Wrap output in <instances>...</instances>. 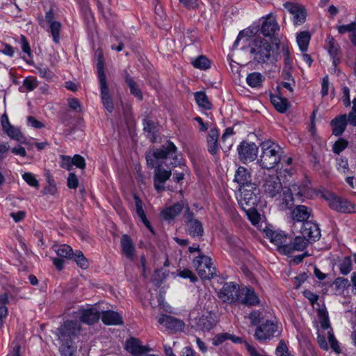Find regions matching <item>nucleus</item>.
Listing matches in <instances>:
<instances>
[{"label": "nucleus", "instance_id": "obj_4", "mask_svg": "<svg viewBox=\"0 0 356 356\" xmlns=\"http://www.w3.org/2000/svg\"><path fill=\"white\" fill-rule=\"evenodd\" d=\"M261 154L259 159L260 166L264 169H272L281 161L283 149L271 140L263 141L261 144Z\"/></svg>", "mask_w": 356, "mask_h": 356}, {"label": "nucleus", "instance_id": "obj_46", "mask_svg": "<svg viewBox=\"0 0 356 356\" xmlns=\"http://www.w3.org/2000/svg\"><path fill=\"white\" fill-rule=\"evenodd\" d=\"M293 14L294 22L297 24H303L305 22L307 13L303 7H296L291 10Z\"/></svg>", "mask_w": 356, "mask_h": 356}, {"label": "nucleus", "instance_id": "obj_48", "mask_svg": "<svg viewBox=\"0 0 356 356\" xmlns=\"http://www.w3.org/2000/svg\"><path fill=\"white\" fill-rule=\"evenodd\" d=\"M348 146V141L343 138H339L332 145V152L339 155Z\"/></svg>", "mask_w": 356, "mask_h": 356}, {"label": "nucleus", "instance_id": "obj_53", "mask_svg": "<svg viewBox=\"0 0 356 356\" xmlns=\"http://www.w3.org/2000/svg\"><path fill=\"white\" fill-rule=\"evenodd\" d=\"M75 1L79 5L81 11L86 18H88L89 17H92V10L90 8L88 0H75Z\"/></svg>", "mask_w": 356, "mask_h": 356}, {"label": "nucleus", "instance_id": "obj_9", "mask_svg": "<svg viewBox=\"0 0 356 356\" xmlns=\"http://www.w3.org/2000/svg\"><path fill=\"white\" fill-rule=\"evenodd\" d=\"M280 31V25L277 23L276 15L270 13L264 17L260 33L264 38H268L273 44H281V40L278 37Z\"/></svg>", "mask_w": 356, "mask_h": 356}, {"label": "nucleus", "instance_id": "obj_51", "mask_svg": "<svg viewBox=\"0 0 356 356\" xmlns=\"http://www.w3.org/2000/svg\"><path fill=\"white\" fill-rule=\"evenodd\" d=\"M337 169L341 173L346 174L349 170L348 159L345 156L337 157Z\"/></svg>", "mask_w": 356, "mask_h": 356}, {"label": "nucleus", "instance_id": "obj_7", "mask_svg": "<svg viewBox=\"0 0 356 356\" xmlns=\"http://www.w3.org/2000/svg\"><path fill=\"white\" fill-rule=\"evenodd\" d=\"M240 199L238 204L242 209L250 210L251 208L257 207L261 201V191L257 184H250L248 187L238 189Z\"/></svg>", "mask_w": 356, "mask_h": 356}, {"label": "nucleus", "instance_id": "obj_38", "mask_svg": "<svg viewBox=\"0 0 356 356\" xmlns=\"http://www.w3.org/2000/svg\"><path fill=\"white\" fill-rule=\"evenodd\" d=\"M188 232L192 238H201L204 235V227L200 220H195L187 225Z\"/></svg>", "mask_w": 356, "mask_h": 356}, {"label": "nucleus", "instance_id": "obj_14", "mask_svg": "<svg viewBox=\"0 0 356 356\" xmlns=\"http://www.w3.org/2000/svg\"><path fill=\"white\" fill-rule=\"evenodd\" d=\"M238 158L239 161L247 164L256 159L258 154V147L253 142L241 141L237 146Z\"/></svg>", "mask_w": 356, "mask_h": 356}, {"label": "nucleus", "instance_id": "obj_13", "mask_svg": "<svg viewBox=\"0 0 356 356\" xmlns=\"http://www.w3.org/2000/svg\"><path fill=\"white\" fill-rule=\"evenodd\" d=\"M263 234L264 236L276 245L278 251L283 254L282 247L287 244L290 236L284 231L275 229L272 226H266L263 229Z\"/></svg>", "mask_w": 356, "mask_h": 356}, {"label": "nucleus", "instance_id": "obj_54", "mask_svg": "<svg viewBox=\"0 0 356 356\" xmlns=\"http://www.w3.org/2000/svg\"><path fill=\"white\" fill-rule=\"evenodd\" d=\"M178 276L183 279H189L191 283H195L198 280L195 274L188 268L179 270L178 271Z\"/></svg>", "mask_w": 356, "mask_h": 356}, {"label": "nucleus", "instance_id": "obj_26", "mask_svg": "<svg viewBox=\"0 0 356 356\" xmlns=\"http://www.w3.org/2000/svg\"><path fill=\"white\" fill-rule=\"evenodd\" d=\"M234 181L238 184V188L248 187L250 184H256L252 181L251 172L243 166H239L235 172Z\"/></svg>", "mask_w": 356, "mask_h": 356}, {"label": "nucleus", "instance_id": "obj_8", "mask_svg": "<svg viewBox=\"0 0 356 356\" xmlns=\"http://www.w3.org/2000/svg\"><path fill=\"white\" fill-rule=\"evenodd\" d=\"M281 332L282 328L280 329L277 321L266 319L256 327L254 338L258 341L264 343L278 337Z\"/></svg>", "mask_w": 356, "mask_h": 356}, {"label": "nucleus", "instance_id": "obj_24", "mask_svg": "<svg viewBox=\"0 0 356 356\" xmlns=\"http://www.w3.org/2000/svg\"><path fill=\"white\" fill-rule=\"evenodd\" d=\"M121 254L129 261H133L136 256V247L128 234H123L120 238Z\"/></svg>", "mask_w": 356, "mask_h": 356}, {"label": "nucleus", "instance_id": "obj_29", "mask_svg": "<svg viewBox=\"0 0 356 356\" xmlns=\"http://www.w3.org/2000/svg\"><path fill=\"white\" fill-rule=\"evenodd\" d=\"M270 101L275 110L280 113H285L291 106L288 99L284 97L279 90L277 94L270 93Z\"/></svg>", "mask_w": 356, "mask_h": 356}, {"label": "nucleus", "instance_id": "obj_42", "mask_svg": "<svg viewBox=\"0 0 356 356\" xmlns=\"http://www.w3.org/2000/svg\"><path fill=\"white\" fill-rule=\"evenodd\" d=\"M233 343L236 344H242L243 343L245 346L247 351L248 352L250 356H254V353H256L257 356H265L260 355L256 348L250 345L246 340H244L243 337H238L234 334H229V339Z\"/></svg>", "mask_w": 356, "mask_h": 356}, {"label": "nucleus", "instance_id": "obj_3", "mask_svg": "<svg viewBox=\"0 0 356 356\" xmlns=\"http://www.w3.org/2000/svg\"><path fill=\"white\" fill-rule=\"evenodd\" d=\"M97 58V78L99 83L100 96L102 104L104 108L109 113H112L114 109L113 102L111 96L110 90L108 86L106 76L104 70V58L101 49L95 51Z\"/></svg>", "mask_w": 356, "mask_h": 356}, {"label": "nucleus", "instance_id": "obj_39", "mask_svg": "<svg viewBox=\"0 0 356 356\" xmlns=\"http://www.w3.org/2000/svg\"><path fill=\"white\" fill-rule=\"evenodd\" d=\"M20 44L21 49L24 53H25L29 58H26L25 56L22 57V58L29 65H33V54L32 50L31 49V46L29 42L28 41L26 37L24 35H20Z\"/></svg>", "mask_w": 356, "mask_h": 356}, {"label": "nucleus", "instance_id": "obj_56", "mask_svg": "<svg viewBox=\"0 0 356 356\" xmlns=\"http://www.w3.org/2000/svg\"><path fill=\"white\" fill-rule=\"evenodd\" d=\"M356 28V22H352L348 24H343L337 26L336 29L340 35H343L346 33H350L353 32Z\"/></svg>", "mask_w": 356, "mask_h": 356}, {"label": "nucleus", "instance_id": "obj_33", "mask_svg": "<svg viewBox=\"0 0 356 356\" xmlns=\"http://www.w3.org/2000/svg\"><path fill=\"white\" fill-rule=\"evenodd\" d=\"M184 207V200H181L163 209L161 212V215L164 220L168 221L172 220L181 212Z\"/></svg>", "mask_w": 356, "mask_h": 356}, {"label": "nucleus", "instance_id": "obj_60", "mask_svg": "<svg viewBox=\"0 0 356 356\" xmlns=\"http://www.w3.org/2000/svg\"><path fill=\"white\" fill-rule=\"evenodd\" d=\"M67 186L70 189H76L79 186V179L74 172H70L67 179Z\"/></svg>", "mask_w": 356, "mask_h": 356}, {"label": "nucleus", "instance_id": "obj_20", "mask_svg": "<svg viewBox=\"0 0 356 356\" xmlns=\"http://www.w3.org/2000/svg\"><path fill=\"white\" fill-rule=\"evenodd\" d=\"M154 168H155L154 186L158 193H161L165 191L164 184L170 179L172 172L171 170L162 168L161 163H157Z\"/></svg>", "mask_w": 356, "mask_h": 356}, {"label": "nucleus", "instance_id": "obj_16", "mask_svg": "<svg viewBox=\"0 0 356 356\" xmlns=\"http://www.w3.org/2000/svg\"><path fill=\"white\" fill-rule=\"evenodd\" d=\"M300 233L312 243L318 241L321 236L318 224L313 220L304 222L301 225Z\"/></svg>", "mask_w": 356, "mask_h": 356}, {"label": "nucleus", "instance_id": "obj_30", "mask_svg": "<svg viewBox=\"0 0 356 356\" xmlns=\"http://www.w3.org/2000/svg\"><path fill=\"white\" fill-rule=\"evenodd\" d=\"M225 243L227 248L225 250L232 257L237 255L242 249V241L236 236L232 234L225 235Z\"/></svg>", "mask_w": 356, "mask_h": 356}, {"label": "nucleus", "instance_id": "obj_17", "mask_svg": "<svg viewBox=\"0 0 356 356\" xmlns=\"http://www.w3.org/2000/svg\"><path fill=\"white\" fill-rule=\"evenodd\" d=\"M309 243L303 236H297L293 239L290 236L287 244L282 247L283 254L289 255L294 251H303Z\"/></svg>", "mask_w": 356, "mask_h": 356}, {"label": "nucleus", "instance_id": "obj_27", "mask_svg": "<svg viewBox=\"0 0 356 356\" xmlns=\"http://www.w3.org/2000/svg\"><path fill=\"white\" fill-rule=\"evenodd\" d=\"M122 77L124 83L129 88L131 95L136 97L137 100L140 102L143 101L144 99L143 92L138 83L135 81L134 78L129 73L127 70H123Z\"/></svg>", "mask_w": 356, "mask_h": 356}, {"label": "nucleus", "instance_id": "obj_58", "mask_svg": "<svg viewBox=\"0 0 356 356\" xmlns=\"http://www.w3.org/2000/svg\"><path fill=\"white\" fill-rule=\"evenodd\" d=\"M229 339V333L222 332L217 334L213 339V344L215 346H218L224 343L225 341Z\"/></svg>", "mask_w": 356, "mask_h": 356}, {"label": "nucleus", "instance_id": "obj_64", "mask_svg": "<svg viewBox=\"0 0 356 356\" xmlns=\"http://www.w3.org/2000/svg\"><path fill=\"white\" fill-rule=\"evenodd\" d=\"M60 167L62 168H64L67 170H71L73 164L72 162V157L67 155H61L60 156Z\"/></svg>", "mask_w": 356, "mask_h": 356}, {"label": "nucleus", "instance_id": "obj_62", "mask_svg": "<svg viewBox=\"0 0 356 356\" xmlns=\"http://www.w3.org/2000/svg\"><path fill=\"white\" fill-rule=\"evenodd\" d=\"M275 354L277 356H285L288 354H291L289 352V348L286 345L284 340L280 341L276 349H275Z\"/></svg>", "mask_w": 356, "mask_h": 356}, {"label": "nucleus", "instance_id": "obj_23", "mask_svg": "<svg viewBox=\"0 0 356 356\" xmlns=\"http://www.w3.org/2000/svg\"><path fill=\"white\" fill-rule=\"evenodd\" d=\"M281 154V161L276 165L277 172L279 176L284 177L288 180V177H291L296 172V169L292 166L293 159L291 157H286Z\"/></svg>", "mask_w": 356, "mask_h": 356}, {"label": "nucleus", "instance_id": "obj_59", "mask_svg": "<svg viewBox=\"0 0 356 356\" xmlns=\"http://www.w3.org/2000/svg\"><path fill=\"white\" fill-rule=\"evenodd\" d=\"M72 163L73 164V165L81 170L85 169L86 166V160L84 157L80 154L74 155V156L72 157Z\"/></svg>", "mask_w": 356, "mask_h": 356}, {"label": "nucleus", "instance_id": "obj_32", "mask_svg": "<svg viewBox=\"0 0 356 356\" xmlns=\"http://www.w3.org/2000/svg\"><path fill=\"white\" fill-rule=\"evenodd\" d=\"M292 218L296 222H302L309 221L312 216V209L305 205H297L291 212Z\"/></svg>", "mask_w": 356, "mask_h": 356}, {"label": "nucleus", "instance_id": "obj_15", "mask_svg": "<svg viewBox=\"0 0 356 356\" xmlns=\"http://www.w3.org/2000/svg\"><path fill=\"white\" fill-rule=\"evenodd\" d=\"M279 175H268L264 179L262 187L269 197H274L282 190V185Z\"/></svg>", "mask_w": 356, "mask_h": 356}, {"label": "nucleus", "instance_id": "obj_50", "mask_svg": "<svg viewBox=\"0 0 356 356\" xmlns=\"http://www.w3.org/2000/svg\"><path fill=\"white\" fill-rule=\"evenodd\" d=\"M245 211L249 220L254 225L258 224L261 220V216L257 211V207L251 208L250 210L243 209Z\"/></svg>", "mask_w": 356, "mask_h": 356}, {"label": "nucleus", "instance_id": "obj_22", "mask_svg": "<svg viewBox=\"0 0 356 356\" xmlns=\"http://www.w3.org/2000/svg\"><path fill=\"white\" fill-rule=\"evenodd\" d=\"M124 349L133 356H141L150 350L149 346L141 345L140 340L133 337L127 339Z\"/></svg>", "mask_w": 356, "mask_h": 356}, {"label": "nucleus", "instance_id": "obj_47", "mask_svg": "<svg viewBox=\"0 0 356 356\" xmlns=\"http://www.w3.org/2000/svg\"><path fill=\"white\" fill-rule=\"evenodd\" d=\"M143 130L145 132L149 134L154 139L156 138V134L157 132V125L152 120L145 118L143 121Z\"/></svg>", "mask_w": 356, "mask_h": 356}, {"label": "nucleus", "instance_id": "obj_6", "mask_svg": "<svg viewBox=\"0 0 356 356\" xmlns=\"http://www.w3.org/2000/svg\"><path fill=\"white\" fill-rule=\"evenodd\" d=\"M177 152L178 149L175 144L170 140H168L161 147L146 154L147 165L153 168L159 163L158 161L166 159H172L176 163L178 159Z\"/></svg>", "mask_w": 356, "mask_h": 356}, {"label": "nucleus", "instance_id": "obj_19", "mask_svg": "<svg viewBox=\"0 0 356 356\" xmlns=\"http://www.w3.org/2000/svg\"><path fill=\"white\" fill-rule=\"evenodd\" d=\"M216 324V319L214 313L207 311L201 316L195 319V327L196 330L203 332L210 331Z\"/></svg>", "mask_w": 356, "mask_h": 356}, {"label": "nucleus", "instance_id": "obj_52", "mask_svg": "<svg viewBox=\"0 0 356 356\" xmlns=\"http://www.w3.org/2000/svg\"><path fill=\"white\" fill-rule=\"evenodd\" d=\"M22 179L25 181V182L30 186L38 188H39V181L36 179L35 175L32 172H24L22 175Z\"/></svg>", "mask_w": 356, "mask_h": 356}, {"label": "nucleus", "instance_id": "obj_11", "mask_svg": "<svg viewBox=\"0 0 356 356\" xmlns=\"http://www.w3.org/2000/svg\"><path fill=\"white\" fill-rule=\"evenodd\" d=\"M79 320V323L93 325L98 323L101 317V312L96 305H79L77 311L73 312Z\"/></svg>", "mask_w": 356, "mask_h": 356}, {"label": "nucleus", "instance_id": "obj_35", "mask_svg": "<svg viewBox=\"0 0 356 356\" xmlns=\"http://www.w3.org/2000/svg\"><path fill=\"white\" fill-rule=\"evenodd\" d=\"M280 207L282 210L291 209L294 205V197L291 189L287 188L280 194Z\"/></svg>", "mask_w": 356, "mask_h": 356}, {"label": "nucleus", "instance_id": "obj_44", "mask_svg": "<svg viewBox=\"0 0 356 356\" xmlns=\"http://www.w3.org/2000/svg\"><path fill=\"white\" fill-rule=\"evenodd\" d=\"M54 250L58 257H62L63 259H66L67 260L70 259L74 250L70 245L65 243L60 244L57 246H54Z\"/></svg>", "mask_w": 356, "mask_h": 356}, {"label": "nucleus", "instance_id": "obj_40", "mask_svg": "<svg viewBox=\"0 0 356 356\" xmlns=\"http://www.w3.org/2000/svg\"><path fill=\"white\" fill-rule=\"evenodd\" d=\"M194 97L198 106L204 110H211L213 107L211 102L209 100L204 91H198L194 93Z\"/></svg>", "mask_w": 356, "mask_h": 356}, {"label": "nucleus", "instance_id": "obj_21", "mask_svg": "<svg viewBox=\"0 0 356 356\" xmlns=\"http://www.w3.org/2000/svg\"><path fill=\"white\" fill-rule=\"evenodd\" d=\"M260 299L252 286H245L241 290V297L238 303L248 307L260 305Z\"/></svg>", "mask_w": 356, "mask_h": 356}, {"label": "nucleus", "instance_id": "obj_12", "mask_svg": "<svg viewBox=\"0 0 356 356\" xmlns=\"http://www.w3.org/2000/svg\"><path fill=\"white\" fill-rule=\"evenodd\" d=\"M241 289L234 282H225L218 293V297L224 302L233 305L238 302L241 297Z\"/></svg>", "mask_w": 356, "mask_h": 356}, {"label": "nucleus", "instance_id": "obj_61", "mask_svg": "<svg viewBox=\"0 0 356 356\" xmlns=\"http://www.w3.org/2000/svg\"><path fill=\"white\" fill-rule=\"evenodd\" d=\"M293 191L296 192V195L299 197H306L309 195V188L307 185L300 184L297 188L293 187Z\"/></svg>", "mask_w": 356, "mask_h": 356}, {"label": "nucleus", "instance_id": "obj_18", "mask_svg": "<svg viewBox=\"0 0 356 356\" xmlns=\"http://www.w3.org/2000/svg\"><path fill=\"white\" fill-rule=\"evenodd\" d=\"M45 21L49 24V32L54 42L59 43L62 25L60 22L55 20V13L52 8L46 12Z\"/></svg>", "mask_w": 356, "mask_h": 356}, {"label": "nucleus", "instance_id": "obj_57", "mask_svg": "<svg viewBox=\"0 0 356 356\" xmlns=\"http://www.w3.org/2000/svg\"><path fill=\"white\" fill-rule=\"evenodd\" d=\"M133 197H134V200L135 206H136V212L138 216L141 217V216H144L145 214H146L145 212V210L143 209V202H142L141 199L140 198V197L136 193H134L133 195Z\"/></svg>", "mask_w": 356, "mask_h": 356}, {"label": "nucleus", "instance_id": "obj_2", "mask_svg": "<svg viewBox=\"0 0 356 356\" xmlns=\"http://www.w3.org/2000/svg\"><path fill=\"white\" fill-rule=\"evenodd\" d=\"M82 330L80 323L76 320H66L58 328L60 346V356H75L76 345L75 339L80 335Z\"/></svg>", "mask_w": 356, "mask_h": 356}, {"label": "nucleus", "instance_id": "obj_10", "mask_svg": "<svg viewBox=\"0 0 356 356\" xmlns=\"http://www.w3.org/2000/svg\"><path fill=\"white\" fill-rule=\"evenodd\" d=\"M193 267L202 280H211L215 275L216 268L210 257L204 254H197L192 261Z\"/></svg>", "mask_w": 356, "mask_h": 356}, {"label": "nucleus", "instance_id": "obj_28", "mask_svg": "<svg viewBox=\"0 0 356 356\" xmlns=\"http://www.w3.org/2000/svg\"><path fill=\"white\" fill-rule=\"evenodd\" d=\"M330 124L332 128V134L334 136H341L346 129L348 120L346 114H340L331 120Z\"/></svg>", "mask_w": 356, "mask_h": 356}, {"label": "nucleus", "instance_id": "obj_63", "mask_svg": "<svg viewBox=\"0 0 356 356\" xmlns=\"http://www.w3.org/2000/svg\"><path fill=\"white\" fill-rule=\"evenodd\" d=\"M318 315L321 318V326L324 330H327L330 325V320L328 318L327 313L323 310H319Z\"/></svg>", "mask_w": 356, "mask_h": 356}, {"label": "nucleus", "instance_id": "obj_31", "mask_svg": "<svg viewBox=\"0 0 356 356\" xmlns=\"http://www.w3.org/2000/svg\"><path fill=\"white\" fill-rule=\"evenodd\" d=\"M100 319L106 325H121L124 323L121 314L113 310H106L101 312Z\"/></svg>", "mask_w": 356, "mask_h": 356}, {"label": "nucleus", "instance_id": "obj_1", "mask_svg": "<svg viewBox=\"0 0 356 356\" xmlns=\"http://www.w3.org/2000/svg\"><path fill=\"white\" fill-rule=\"evenodd\" d=\"M281 44H273L266 38L259 36L254 38L249 43L250 54L258 64H274L280 56Z\"/></svg>", "mask_w": 356, "mask_h": 356}, {"label": "nucleus", "instance_id": "obj_45", "mask_svg": "<svg viewBox=\"0 0 356 356\" xmlns=\"http://www.w3.org/2000/svg\"><path fill=\"white\" fill-rule=\"evenodd\" d=\"M339 272L343 275H348L353 270V261L350 256H346L339 264Z\"/></svg>", "mask_w": 356, "mask_h": 356}, {"label": "nucleus", "instance_id": "obj_41", "mask_svg": "<svg viewBox=\"0 0 356 356\" xmlns=\"http://www.w3.org/2000/svg\"><path fill=\"white\" fill-rule=\"evenodd\" d=\"M310 40L311 35L308 31H301L298 34L296 41L301 52L307 51Z\"/></svg>", "mask_w": 356, "mask_h": 356}, {"label": "nucleus", "instance_id": "obj_36", "mask_svg": "<svg viewBox=\"0 0 356 356\" xmlns=\"http://www.w3.org/2000/svg\"><path fill=\"white\" fill-rule=\"evenodd\" d=\"M265 80V76L259 72L249 73L246 77V83L252 88H261Z\"/></svg>", "mask_w": 356, "mask_h": 356}, {"label": "nucleus", "instance_id": "obj_55", "mask_svg": "<svg viewBox=\"0 0 356 356\" xmlns=\"http://www.w3.org/2000/svg\"><path fill=\"white\" fill-rule=\"evenodd\" d=\"M23 86L29 92L34 90L38 86V81L34 76H27L23 81Z\"/></svg>", "mask_w": 356, "mask_h": 356}, {"label": "nucleus", "instance_id": "obj_37", "mask_svg": "<svg viewBox=\"0 0 356 356\" xmlns=\"http://www.w3.org/2000/svg\"><path fill=\"white\" fill-rule=\"evenodd\" d=\"M70 260L74 261L78 267L83 270H86L90 266L89 260L80 250H73L72 256H71Z\"/></svg>", "mask_w": 356, "mask_h": 356}, {"label": "nucleus", "instance_id": "obj_34", "mask_svg": "<svg viewBox=\"0 0 356 356\" xmlns=\"http://www.w3.org/2000/svg\"><path fill=\"white\" fill-rule=\"evenodd\" d=\"M218 137L219 132L217 128L211 129L207 137L208 152L213 156L217 154L219 150Z\"/></svg>", "mask_w": 356, "mask_h": 356}, {"label": "nucleus", "instance_id": "obj_43", "mask_svg": "<svg viewBox=\"0 0 356 356\" xmlns=\"http://www.w3.org/2000/svg\"><path fill=\"white\" fill-rule=\"evenodd\" d=\"M191 65L194 68L200 70H207L211 67L210 60L204 55H200L191 60Z\"/></svg>", "mask_w": 356, "mask_h": 356}, {"label": "nucleus", "instance_id": "obj_5", "mask_svg": "<svg viewBox=\"0 0 356 356\" xmlns=\"http://www.w3.org/2000/svg\"><path fill=\"white\" fill-rule=\"evenodd\" d=\"M321 197L326 202L328 207L337 213L353 214L356 213V204L346 197L338 195L333 191L323 190Z\"/></svg>", "mask_w": 356, "mask_h": 356}, {"label": "nucleus", "instance_id": "obj_25", "mask_svg": "<svg viewBox=\"0 0 356 356\" xmlns=\"http://www.w3.org/2000/svg\"><path fill=\"white\" fill-rule=\"evenodd\" d=\"M158 322L165 327L167 330L173 332L181 331L184 327L182 321L167 314L161 315L159 318Z\"/></svg>", "mask_w": 356, "mask_h": 356}, {"label": "nucleus", "instance_id": "obj_49", "mask_svg": "<svg viewBox=\"0 0 356 356\" xmlns=\"http://www.w3.org/2000/svg\"><path fill=\"white\" fill-rule=\"evenodd\" d=\"M7 136L16 141L20 142L23 138V134L21 132L20 129L17 127L11 125L8 129L4 131Z\"/></svg>", "mask_w": 356, "mask_h": 356}]
</instances>
